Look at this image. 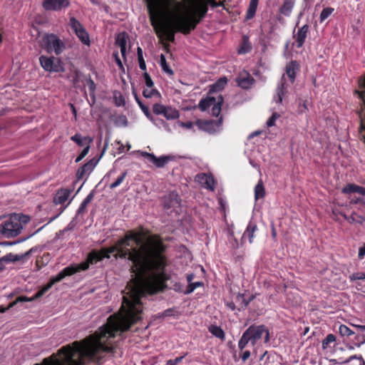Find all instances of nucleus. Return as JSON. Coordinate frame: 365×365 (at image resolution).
Instances as JSON below:
<instances>
[{
    "label": "nucleus",
    "mask_w": 365,
    "mask_h": 365,
    "mask_svg": "<svg viewBox=\"0 0 365 365\" xmlns=\"http://www.w3.org/2000/svg\"><path fill=\"white\" fill-rule=\"evenodd\" d=\"M128 36L125 32L119 33L117 35L115 43L120 48V53L123 58L125 59L126 43Z\"/></svg>",
    "instance_id": "obj_21"
},
{
    "label": "nucleus",
    "mask_w": 365,
    "mask_h": 365,
    "mask_svg": "<svg viewBox=\"0 0 365 365\" xmlns=\"http://www.w3.org/2000/svg\"><path fill=\"white\" fill-rule=\"evenodd\" d=\"M138 60L140 68L143 71H145L146 70V64H145L144 58H138Z\"/></svg>",
    "instance_id": "obj_60"
},
{
    "label": "nucleus",
    "mask_w": 365,
    "mask_h": 365,
    "mask_svg": "<svg viewBox=\"0 0 365 365\" xmlns=\"http://www.w3.org/2000/svg\"><path fill=\"white\" fill-rule=\"evenodd\" d=\"M143 229L126 232L115 245L101 249L105 259L113 255L115 259H128L133 266L136 278L128 284L118 313L110 315L106 324L94 334L82 340L63 346L56 354L34 365H85L87 362L101 364L103 353L111 352L113 340L118 332L128 331L141 319V298L145 292L155 294L163 291L170 277L165 272L166 247L158 235H151L143 241Z\"/></svg>",
    "instance_id": "obj_1"
},
{
    "label": "nucleus",
    "mask_w": 365,
    "mask_h": 365,
    "mask_svg": "<svg viewBox=\"0 0 365 365\" xmlns=\"http://www.w3.org/2000/svg\"><path fill=\"white\" fill-rule=\"evenodd\" d=\"M139 106L142 111L143 112V113L145 115V116L151 119L152 115L150 114L149 108L147 106L144 105L143 103H139Z\"/></svg>",
    "instance_id": "obj_54"
},
{
    "label": "nucleus",
    "mask_w": 365,
    "mask_h": 365,
    "mask_svg": "<svg viewBox=\"0 0 365 365\" xmlns=\"http://www.w3.org/2000/svg\"><path fill=\"white\" fill-rule=\"evenodd\" d=\"M339 364H344L345 365H365V361L361 356H352L346 361L339 362Z\"/></svg>",
    "instance_id": "obj_32"
},
{
    "label": "nucleus",
    "mask_w": 365,
    "mask_h": 365,
    "mask_svg": "<svg viewBox=\"0 0 365 365\" xmlns=\"http://www.w3.org/2000/svg\"><path fill=\"white\" fill-rule=\"evenodd\" d=\"M31 217L24 214H11L0 225V233L4 237H15L21 234L23 228L30 222Z\"/></svg>",
    "instance_id": "obj_5"
},
{
    "label": "nucleus",
    "mask_w": 365,
    "mask_h": 365,
    "mask_svg": "<svg viewBox=\"0 0 365 365\" xmlns=\"http://www.w3.org/2000/svg\"><path fill=\"white\" fill-rule=\"evenodd\" d=\"M71 140L79 146H88L93 142V138L89 136L83 137L80 133H76L71 137Z\"/></svg>",
    "instance_id": "obj_24"
},
{
    "label": "nucleus",
    "mask_w": 365,
    "mask_h": 365,
    "mask_svg": "<svg viewBox=\"0 0 365 365\" xmlns=\"http://www.w3.org/2000/svg\"><path fill=\"white\" fill-rule=\"evenodd\" d=\"M308 110V108L307 106V101H304L303 103L299 106V113H302Z\"/></svg>",
    "instance_id": "obj_59"
},
{
    "label": "nucleus",
    "mask_w": 365,
    "mask_h": 365,
    "mask_svg": "<svg viewBox=\"0 0 365 365\" xmlns=\"http://www.w3.org/2000/svg\"><path fill=\"white\" fill-rule=\"evenodd\" d=\"M258 231V227L257 224L250 220L243 233L242 237V241H245L247 238L250 243H252L254 239L256 237V233Z\"/></svg>",
    "instance_id": "obj_17"
},
{
    "label": "nucleus",
    "mask_w": 365,
    "mask_h": 365,
    "mask_svg": "<svg viewBox=\"0 0 365 365\" xmlns=\"http://www.w3.org/2000/svg\"><path fill=\"white\" fill-rule=\"evenodd\" d=\"M39 47L48 54L60 56L66 49L64 39L53 33L43 34L38 41Z\"/></svg>",
    "instance_id": "obj_6"
},
{
    "label": "nucleus",
    "mask_w": 365,
    "mask_h": 365,
    "mask_svg": "<svg viewBox=\"0 0 365 365\" xmlns=\"http://www.w3.org/2000/svg\"><path fill=\"white\" fill-rule=\"evenodd\" d=\"M137 55H138V58H143V50L140 47H138V48H137Z\"/></svg>",
    "instance_id": "obj_64"
},
{
    "label": "nucleus",
    "mask_w": 365,
    "mask_h": 365,
    "mask_svg": "<svg viewBox=\"0 0 365 365\" xmlns=\"http://www.w3.org/2000/svg\"><path fill=\"white\" fill-rule=\"evenodd\" d=\"M113 56L115 61L116 64L118 65L119 69L121 70L122 71H124V67H123V63L118 56V51L113 52Z\"/></svg>",
    "instance_id": "obj_52"
},
{
    "label": "nucleus",
    "mask_w": 365,
    "mask_h": 365,
    "mask_svg": "<svg viewBox=\"0 0 365 365\" xmlns=\"http://www.w3.org/2000/svg\"><path fill=\"white\" fill-rule=\"evenodd\" d=\"M299 69V65L296 61H291L286 65L285 71L292 83L296 78V73Z\"/></svg>",
    "instance_id": "obj_19"
},
{
    "label": "nucleus",
    "mask_w": 365,
    "mask_h": 365,
    "mask_svg": "<svg viewBox=\"0 0 365 365\" xmlns=\"http://www.w3.org/2000/svg\"><path fill=\"white\" fill-rule=\"evenodd\" d=\"M160 66L162 67V69L168 74L169 75H173V70L170 68V66H168V63H167L166 61V58L165 57V56L163 54H161L160 55Z\"/></svg>",
    "instance_id": "obj_40"
},
{
    "label": "nucleus",
    "mask_w": 365,
    "mask_h": 365,
    "mask_svg": "<svg viewBox=\"0 0 365 365\" xmlns=\"http://www.w3.org/2000/svg\"><path fill=\"white\" fill-rule=\"evenodd\" d=\"M106 146L104 147V148H103L102 153H101V155H99V157L93 158L88 162H87L86 163H85L83 165H82L81 167H80L78 169V170L76 172V175L77 180H80L83 179V177L86 174H89L93 171V170L95 168L96 165L98 163L100 159L103 155V154L106 151Z\"/></svg>",
    "instance_id": "obj_11"
},
{
    "label": "nucleus",
    "mask_w": 365,
    "mask_h": 365,
    "mask_svg": "<svg viewBox=\"0 0 365 365\" xmlns=\"http://www.w3.org/2000/svg\"><path fill=\"white\" fill-rule=\"evenodd\" d=\"M351 280L365 279L364 273H354L350 277Z\"/></svg>",
    "instance_id": "obj_56"
},
{
    "label": "nucleus",
    "mask_w": 365,
    "mask_h": 365,
    "mask_svg": "<svg viewBox=\"0 0 365 365\" xmlns=\"http://www.w3.org/2000/svg\"><path fill=\"white\" fill-rule=\"evenodd\" d=\"M71 194V190L68 189H60L57 191L53 202L56 205H61L67 201Z\"/></svg>",
    "instance_id": "obj_23"
},
{
    "label": "nucleus",
    "mask_w": 365,
    "mask_h": 365,
    "mask_svg": "<svg viewBox=\"0 0 365 365\" xmlns=\"http://www.w3.org/2000/svg\"><path fill=\"white\" fill-rule=\"evenodd\" d=\"M265 196V189L262 180H259L255 187V198L256 200Z\"/></svg>",
    "instance_id": "obj_31"
},
{
    "label": "nucleus",
    "mask_w": 365,
    "mask_h": 365,
    "mask_svg": "<svg viewBox=\"0 0 365 365\" xmlns=\"http://www.w3.org/2000/svg\"><path fill=\"white\" fill-rule=\"evenodd\" d=\"M87 86L88 87L90 95H93L96 88V86L94 81L91 79V78H89L87 80Z\"/></svg>",
    "instance_id": "obj_51"
},
{
    "label": "nucleus",
    "mask_w": 365,
    "mask_h": 365,
    "mask_svg": "<svg viewBox=\"0 0 365 365\" xmlns=\"http://www.w3.org/2000/svg\"><path fill=\"white\" fill-rule=\"evenodd\" d=\"M76 36L78 38V39L81 41V42L86 46H90L91 41L89 34L87 32L86 29L84 28L81 29V31H78L77 33L75 34Z\"/></svg>",
    "instance_id": "obj_30"
},
{
    "label": "nucleus",
    "mask_w": 365,
    "mask_h": 365,
    "mask_svg": "<svg viewBox=\"0 0 365 365\" xmlns=\"http://www.w3.org/2000/svg\"><path fill=\"white\" fill-rule=\"evenodd\" d=\"M364 256H365V244L364 245V246H362L359 249V258L363 259Z\"/></svg>",
    "instance_id": "obj_61"
},
{
    "label": "nucleus",
    "mask_w": 365,
    "mask_h": 365,
    "mask_svg": "<svg viewBox=\"0 0 365 365\" xmlns=\"http://www.w3.org/2000/svg\"><path fill=\"white\" fill-rule=\"evenodd\" d=\"M41 55L38 60L42 68L50 73H59L65 71L63 63L58 56Z\"/></svg>",
    "instance_id": "obj_8"
},
{
    "label": "nucleus",
    "mask_w": 365,
    "mask_h": 365,
    "mask_svg": "<svg viewBox=\"0 0 365 365\" xmlns=\"http://www.w3.org/2000/svg\"><path fill=\"white\" fill-rule=\"evenodd\" d=\"M202 285V283L200 282H193V283L191 282L187 285V289L185 291V294H189L192 293L196 288L201 287Z\"/></svg>",
    "instance_id": "obj_45"
},
{
    "label": "nucleus",
    "mask_w": 365,
    "mask_h": 365,
    "mask_svg": "<svg viewBox=\"0 0 365 365\" xmlns=\"http://www.w3.org/2000/svg\"><path fill=\"white\" fill-rule=\"evenodd\" d=\"M36 250V248L32 247L29 251L26 252L24 254L14 255V257L12 258L13 262L21 261V260L24 259V258L29 257Z\"/></svg>",
    "instance_id": "obj_42"
},
{
    "label": "nucleus",
    "mask_w": 365,
    "mask_h": 365,
    "mask_svg": "<svg viewBox=\"0 0 365 365\" xmlns=\"http://www.w3.org/2000/svg\"><path fill=\"white\" fill-rule=\"evenodd\" d=\"M165 106L160 103H155L153 106V111L156 115H163Z\"/></svg>",
    "instance_id": "obj_46"
},
{
    "label": "nucleus",
    "mask_w": 365,
    "mask_h": 365,
    "mask_svg": "<svg viewBox=\"0 0 365 365\" xmlns=\"http://www.w3.org/2000/svg\"><path fill=\"white\" fill-rule=\"evenodd\" d=\"M143 96L146 98H150L155 96L160 97V93L156 88L153 87L150 89H149L148 88L144 89L143 91Z\"/></svg>",
    "instance_id": "obj_38"
},
{
    "label": "nucleus",
    "mask_w": 365,
    "mask_h": 365,
    "mask_svg": "<svg viewBox=\"0 0 365 365\" xmlns=\"http://www.w3.org/2000/svg\"><path fill=\"white\" fill-rule=\"evenodd\" d=\"M252 346L257 344L259 340L263 339L264 344H268L271 336L269 329L264 324L250 326L245 331Z\"/></svg>",
    "instance_id": "obj_7"
},
{
    "label": "nucleus",
    "mask_w": 365,
    "mask_h": 365,
    "mask_svg": "<svg viewBox=\"0 0 365 365\" xmlns=\"http://www.w3.org/2000/svg\"><path fill=\"white\" fill-rule=\"evenodd\" d=\"M341 192L346 195L359 193L361 195H365V187L354 183H349L342 188Z\"/></svg>",
    "instance_id": "obj_22"
},
{
    "label": "nucleus",
    "mask_w": 365,
    "mask_h": 365,
    "mask_svg": "<svg viewBox=\"0 0 365 365\" xmlns=\"http://www.w3.org/2000/svg\"><path fill=\"white\" fill-rule=\"evenodd\" d=\"M184 357H185V356H182L176 357L174 359H170L168 361L167 364L168 365H177L178 364H179L180 362H181L182 361Z\"/></svg>",
    "instance_id": "obj_55"
},
{
    "label": "nucleus",
    "mask_w": 365,
    "mask_h": 365,
    "mask_svg": "<svg viewBox=\"0 0 365 365\" xmlns=\"http://www.w3.org/2000/svg\"><path fill=\"white\" fill-rule=\"evenodd\" d=\"M224 98L220 94L217 95V97L208 96L200 101L198 107L202 111H205L212 107V115L218 117L220 114Z\"/></svg>",
    "instance_id": "obj_9"
},
{
    "label": "nucleus",
    "mask_w": 365,
    "mask_h": 365,
    "mask_svg": "<svg viewBox=\"0 0 365 365\" xmlns=\"http://www.w3.org/2000/svg\"><path fill=\"white\" fill-rule=\"evenodd\" d=\"M144 155L147 158L158 168H163L170 160L169 156H160L156 157L153 153H145Z\"/></svg>",
    "instance_id": "obj_20"
},
{
    "label": "nucleus",
    "mask_w": 365,
    "mask_h": 365,
    "mask_svg": "<svg viewBox=\"0 0 365 365\" xmlns=\"http://www.w3.org/2000/svg\"><path fill=\"white\" fill-rule=\"evenodd\" d=\"M227 79L226 77L219 78L215 83L210 86L208 94L217 93L224 89L227 85Z\"/></svg>",
    "instance_id": "obj_25"
},
{
    "label": "nucleus",
    "mask_w": 365,
    "mask_h": 365,
    "mask_svg": "<svg viewBox=\"0 0 365 365\" xmlns=\"http://www.w3.org/2000/svg\"><path fill=\"white\" fill-rule=\"evenodd\" d=\"M182 126L187 128V129H190L192 128V125L193 123L192 122H185V123H182Z\"/></svg>",
    "instance_id": "obj_63"
},
{
    "label": "nucleus",
    "mask_w": 365,
    "mask_h": 365,
    "mask_svg": "<svg viewBox=\"0 0 365 365\" xmlns=\"http://www.w3.org/2000/svg\"><path fill=\"white\" fill-rule=\"evenodd\" d=\"M39 291H38L36 292V294H35V297H34V299L35 298H37L36 297V294H38ZM39 297H38V298ZM34 299V298H29L26 296H20V297H18L15 301H14L13 302H11L8 307L6 308H4V307H0V312L1 313H4L5 312L7 309H9V308L14 307L15 304H16L17 303L19 302H31Z\"/></svg>",
    "instance_id": "obj_29"
},
{
    "label": "nucleus",
    "mask_w": 365,
    "mask_h": 365,
    "mask_svg": "<svg viewBox=\"0 0 365 365\" xmlns=\"http://www.w3.org/2000/svg\"><path fill=\"white\" fill-rule=\"evenodd\" d=\"M334 9L332 7L324 8L319 16L320 23L324 22L331 14L334 12Z\"/></svg>",
    "instance_id": "obj_41"
},
{
    "label": "nucleus",
    "mask_w": 365,
    "mask_h": 365,
    "mask_svg": "<svg viewBox=\"0 0 365 365\" xmlns=\"http://www.w3.org/2000/svg\"><path fill=\"white\" fill-rule=\"evenodd\" d=\"M235 81L239 87L245 90L250 89L255 83V78L247 71L240 72Z\"/></svg>",
    "instance_id": "obj_13"
},
{
    "label": "nucleus",
    "mask_w": 365,
    "mask_h": 365,
    "mask_svg": "<svg viewBox=\"0 0 365 365\" xmlns=\"http://www.w3.org/2000/svg\"><path fill=\"white\" fill-rule=\"evenodd\" d=\"M336 341V336L333 334H329L322 341V346L323 349L329 347L330 344Z\"/></svg>",
    "instance_id": "obj_39"
},
{
    "label": "nucleus",
    "mask_w": 365,
    "mask_h": 365,
    "mask_svg": "<svg viewBox=\"0 0 365 365\" xmlns=\"http://www.w3.org/2000/svg\"><path fill=\"white\" fill-rule=\"evenodd\" d=\"M339 333L341 336L349 337L355 334V331H352L349 327L345 324H341L339 327Z\"/></svg>",
    "instance_id": "obj_37"
},
{
    "label": "nucleus",
    "mask_w": 365,
    "mask_h": 365,
    "mask_svg": "<svg viewBox=\"0 0 365 365\" xmlns=\"http://www.w3.org/2000/svg\"><path fill=\"white\" fill-rule=\"evenodd\" d=\"M309 25L305 24L301 28H299L297 32V34L294 36V38L296 40V46L298 48H300L303 46L306 38L307 37V34L309 32Z\"/></svg>",
    "instance_id": "obj_18"
},
{
    "label": "nucleus",
    "mask_w": 365,
    "mask_h": 365,
    "mask_svg": "<svg viewBox=\"0 0 365 365\" xmlns=\"http://www.w3.org/2000/svg\"><path fill=\"white\" fill-rule=\"evenodd\" d=\"M93 192L89 193L86 196V197L83 200V202H81V204L80 205V206L77 210V213L78 215L83 214L85 212L86 207L91 202V201L93 200Z\"/></svg>",
    "instance_id": "obj_35"
},
{
    "label": "nucleus",
    "mask_w": 365,
    "mask_h": 365,
    "mask_svg": "<svg viewBox=\"0 0 365 365\" xmlns=\"http://www.w3.org/2000/svg\"><path fill=\"white\" fill-rule=\"evenodd\" d=\"M181 199L178 193L175 191H171L165 195L162 198V205L163 209L168 213H178L180 209Z\"/></svg>",
    "instance_id": "obj_10"
},
{
    "label": "nucleus",
    "mask_w": 365,
    "mask_h": 365,
    "mask_svg": "<svg viewBox=\"0 0 365 365\" xmlns=\"http://www.w3.org/2000/svg\"><path fill=\"white\" fill-rule=\"evenodd\" d=\"M209 331L216 336L218 339H220L222 340L225 339V331L222 330V329L220 327L216 326V325H211L209 327Z\"/></svg>",
    "instance_id": "obj_34"
},
{
    "label": "nucleus",
    "mask_w": 365,
    "mask_h": 365,
    "mask_svg": "<svg viewBox=\"0 0 365 365\" xmlns=\"http://www.w3.org/2000/svg\"><path fill=\"white\" fill-rule=\"evenodd\" d=\"M90 150V145L86 146L83 150L81 152V153L78 155V156L76 158L75 162L79 163L81 161L86 155L88 153Z\"/></svg>",
    "instance_id": "obj_50"
},
{
    "label": "nucleus",
    "mask_w": 365,
    "mask_h": 365,
    "mask_svg": "<svg viewBox=\"0 0 365 365\" xmlns=\"http://www.w3.org/2000/svg\"><path fill=\"white\" fill-rule=\"evenodd\" d=\"M127 175V171H124L122 173V174L114 181L113 183H111L109 186L110 189H114L119 186L125 180V177Z\"/></svg>",
    "instance_id": "obj_44"
},
{
    "label": "nucleus",
    "mask_w": 365,
    "mask_h": 365,
    "mask_svg": "<svg viewBox=\"0 0 365 365\" xmlns=\"http://www.w3.org/2000/svg\"><path fill=\"white\" fill-rule=\"evenodd\" d=\"M196 181L202 185L204 187L210 190H215V180L211 175L206 173H200L196 175Z\"/></svg>",
    "instance_id": "obj_16"
},
{
    "label": "nucleus",
    "mask_w": 365,
    "mask_h": 365,
    "mask_svg": "<svg viewBox=\"0 0 365 365\" xmlns=\"http://www.w3.org/2000/svg\"><path fill=\"white\" fill-rule=\"evenodd\" d=\"M237 299L238 300H241L242 301V306H241V307L242 309H245V308H246L248 306L250 302L254 299V297H252L248 300H247V299H245L244 294H239L237 295Z\"/></svg>",
    "instance_id": "obj_49"
},
{
    "label": "nucleus",
    "mask_w": 365,
    "mask_h": 365,
    "mask_svg": "<svg viewBox=\"0 0 365 365\" xmlns=\"http://www.w3.org/2000/svg\"><path fill=\"white\" fill-rule=\"evenodd\" d=\"M351 326L354 327L357 329V331L359 332V334H357L355 336V339L359 343H364L365 342V325H358V324H351Z\"/></svg>",
    "instance_id": "obj_33"
},
{
    "label": "nucleus",
    "mask_w": 365,
    "mask_h": 365,
    "mask_svg": "<svg viewBox=\"0 0 365 365\" xmlns=\"http://www.w3.org/2000/svg\"><path fill=\"white\" fill-rule=\"evenodd\" d=\"M148 10L151 25L153 26L157 36L169 42L175 41V34L180 32L177 27V19L174 24L168 21H163L158 9V3L148 1Z\"/></svg>",
    "instance_id": "obj_3"
},
{
    "label": "nucleus",
    "mask_w": 365,
    "mask_h": 365,
    "mask_svg": "<svg viewBox=\"0 0 365 365\" xmlns=\"http://www.w3.org/2000/svg\"><path fill=\"white\" fill-rule=\"evenodd\" d=\"M163 116L167 120H175L180 116L178 110L170 106H165Z\"/></svg>",
    "instance_id": "obj_28"
},
{
    "label": "nucleus",
    "mask_w": 365,
    "mask_h": 365,
    "mask_svg": "<svg viewBox=\"0 0 365 365\" xmlns=\"http://www.w3.org/2000/svg\"><path fill=\"white\" fill-rule=\"evenodd\" d=\"M14 257V254L9 253L6 255L5 256L2 257V259L4 260V263L7 262H13L12 258Z\"/></svg>",
    "instance_id": "obj_58"
},
{
    "label": "nucleus",
    "mask_w": 365,
    "mask_h": 365,
    "mask_svg": "<svg viewBox=\"0 0 365 365\" xmlns=\"http://www.w3.org/2000/svg\"><path fill=\"white\" fill-rule=\"evenodd\" d=\"M259 0H251L246 13L245 19L247 20L252 19L255 16Z\"/></svg>",
    "instance_id": "obj_27"
},
{
    "label": "nucleus",
    "mask_w": 365,
    "mask_h": 365,
    "mask_svg": "<svg viewBox=\"0 0 365 365\" xmlns=\"http://www.w3.org/2000/svg\"><path fill=\"white\" fill-rule=\"evenodd\" d=\"M279 118H280V115L276 112L273 113L270 118L267 121V127H272L275 125V121Z\"/></svg>",
    "instance_id": "obj_47"
},
{
    "label": "nucleus",
    "mask_w": 365,
    "mask_h": 365,
    "mask_svg": "<svg viewBox=\"0 0 365 365\" xmlns=\"http://www.w3.org/2000/svg\"><path fill=\"white\" fill-rule=\"evenodd\" d=\"M143 78L145 80V86L148 88H152L153 87H154V82L153 81V80H152L150 76L149 75V73H148L147 72H145L143 74Z\"/></svg>",
    "instance_id": "obj_48"
},
{
    "label": "nucleus",
    "mask_w": 365,
    "mask_h": 365,
    "mask_svg": "<svg viewBox=\"0 0 365 365\" xmlns=\"http://www.w3.org/2000/svg\"><path fill=\"white\" fill-rule=\"evenodd\" d=\"M208 11L207 2L199 1L192 10L184 16H177L178 30L184 35L190 34L206 16Z\"/></svg>",
    "instance_id": "obj_4"
},
{
    "label": "nucleus",
    "mask_w": 365,
    "mask_h": 365,
    "mask_svg": "<svg viewBox=\"0 0 365 365\" xmlns=\"http://www.w3.org/2000/svg\"><path fill=\"white\" fill-rule=\"evenodd\" d=\"M288 93V85L286 82V78L284 75H283L277 83L275 95L274 96V100L277 103H282L283 99L286 97Z\"/></svg>",
    "instance_id": "obj_14"
},
{
    "label": "nucleus",
    "mask_w": 365,
    "mask_h": 365,
    "mask_svg": "<svg viewBox=\"0 0 365 365\" xmlns=\"http://www.w3.org/2000/svg\"><path fill=\"white\" fill-rule=\"evenodd\" d=\"M294 3L295 0H284L283 4L279 9V13L285 16H289L294 6Z\"/></svg>",
    "instance_id": "obj_26"
},
{
    "label": "nucleus",
    "mask_w": 365,
    "mask_h": 365,
    "mask_svg": "<svg viewBox=\"0 0 365 365\" xmlns=\"http://www.w3.org/2000/svg\"><path fill=\"white\" fill-rule=\"evenodd\" d=\"M250 342V341L248 339V337L247 335L243 332L241 338L238 341V349L240 351H242L245 350V347L247 346V344Z\"/></svg>",
    "instance_id": "obj_43"
},
{
    "label": "nucleus",
    "mask_w": 365,
    "mask_h": 365,
    "mask_svg": "<svg viewBox=\"0 0 365 365\" xmlns=\"http://www.w3.org/2000/svg\"><path fill=\"white\" fill-rule=\"evenodd\" d=\"M251 356V352L249 350H243L240 353V359L242 362H245Z\"/></svg>",
    "instance_id": "obj_53"
},
{
    "label": "nucleus",
    "mask_w": 365,
    "mask_h": 365,
    "mask_svg": "<svg viewBox=\"0 0 365 365\" xmlns=\"http://www.w3.org/2000/svg\"><path fill=\"white\" fill-rule=\"evenodd\" d=\"M69 6L68 0H43L42 6L46 11H60Z\"/></svg>",
    "instance_id": "obj_15"
},
{
    "label": "nucleus",
    "mask_w": 365,
    "mask_h": 365,
    "mask_svg": "<svg viewBox=\"0 0 365 365\" xmlns=\"http://www.w3.org/2000/svg\"><path fill=\"white\" fill-rule=\"evenodd\" d=\"M198 128L202 130L208 132L209 133H215L222 123V118L220 117L218 120H197L196 122Z\"/></svg>",
    "instance_id": "obj_12"
},
{
    "label": "nucleus",
    "mask_w": 365,
    "mask_h": 365,
    "mask_svg": "<svg viewBox=\"0 0 365 365\" xmlns=\"http://www.w3.org/2000/svg\"><path fill=\"white\" fill-rule=\"evenodd\" d=\"M69 26L75 34L77 33L78 31H81V29H84V26L82 25V24L75 17L70 18Z\"/></svg>",
    "instance_id": "obj_36"
},
{
    "label": "nucleus",
    "mask_w": 365,
    "mask_h": 365,
    "mask_svg": "<svg viewBox=\"0 0 365 365\" xmlns=\"http://www.w3.org/2000/svg\"><path fill=\"white\" fill-rule=\"evenodd\" d=\"M105 259L101 250H92L88 254L87 258L84 262L78 264H72L63 269L57 275L51 277L49 282L39 290L36 297H41L51 287L66 277L71 276L81 271L87 270L90 265L95 264L97 262L102 261Z\"/></svg>",
    "instance_id": "obj_2"
},
{
    "label": "nucleus",
    "mask_w": 365,
    "mask_h": 365,
    "mask_svg": "<svg viewBox=\"0 0 365 365\" xmlns=\"http://www.w3.org/2000/svg\"><path fill=\"white\" fill-rule=\"evenodd\" d=\"M209 3L212 8H217L223 6V2L220 1H217L215 0H210Z\"/></svg>",
    "instance_id": "obj_57"
},
{
    "label": "nucleus",
    "mask_w": 365,
    "mask_h": 365,
    "mask_svg": "<svg viewBox=\"0 0 365 365\" xmlns=\"http://www.w3.org/2000/svg\"><path fill=\"white\" fill-rule=\"evenodd\" d=\"M173 309H168L164 311L163 315L165 316V317L172 316L173 315Z\"/></svg>",
    "instance_id": "obj_62"
}]
</instances>
